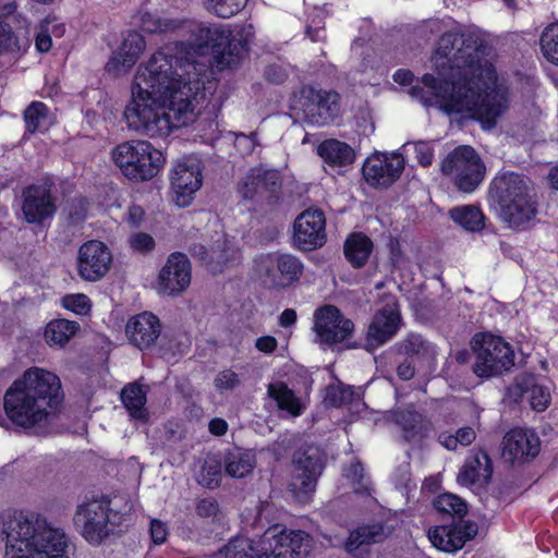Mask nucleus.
I'll return each instance as SVG.
<instances>
[{
	"mask_svg": "<svg viewBox=\"0 0 558 558\" xmlns=\"http://www.w3.org/2000/svg\"><path fill=\"white\" fill-rule=\"evenodd\" d=\"M402 316L397 303L386 304L378 310L366 331L367 348H378L396 336L400 329Z\"/></svg>",
	"mask_w": 558,
	"mask_h": 558,
	"instance_id": "nucleus-25",
	"label": "nucleus"
},
{
	"mask_svg": "<svg viewBox=\"0 0 558 558\" xmlns=\"http://www.w3.org/2000/svg\"><path fill=\"white\" fill-rule=\"evenodd\" d=\"M255 271L266 288L283 290L300 281L304 263L291 253L271 252L255 259Z\"/></svg>",
	"mask_w": 558,
	"mask_h": 558,
	"instance_id": "nucleus-11",
	"label": "nucleus"
},
{
	"mask_svg": "<svg viewBox=\"0 0 558 558\" xmlns=\"http://www.w3.org/2000/svg\"><path fill=\"white\" fill-rule=\"evenodd\" d=\"M551 396L543 385L534 384L530 388V404L536 412H544L550 404Z\"/></svg>",
	"mask_w": 558,
	"mask_h": 558,
	"instance_id": "nucleus-47",
	"label": "nucleus"
},
{
	"mask_svg": "<svg viewBox=\"0 0 558 558\" xmlns=\"http://www.w3.org/2000/svg\"><path fill=\"white\" fill-rule=\"evenodd\" d=\"M129 244L131 248L141 254H148L156 247L155 239L146 232H135L130 235Z\"/></svg>",
	"mask_w": 558,
	"mask_h": 558,
	"instance_id": "nucleus-49",
	"label": "nucleus"
},
{
	"mask_svg": "<svg viewBox=\"0 0 558 558\" xmlns=\"http://www.w3.org/2000/svg\"><path fill=\"white\" fill-rule=\"evenodd\" d=\"M146 395L144 387L137 383H130L123 387L120 395L121 401L132 417L137 420L147 417Z\"/></svg>",
	"mask_w": 558,
	"mask_h": 558,
	"instance_id": "nucleus-35",
	"label": "nucleus"
},
{
	"mask_svg": "<svg viewBox=\"0 0 558 558\" xmlns=\"http://www.w3.org/2000/svg\"><path fill=\"white\" fill-rule=\"evenodd\" d=\"M243 198L263 201L268 205H277L282 197V180L277 170H263L251 173L240 186Z\"/></svg>",
	"mask_w": 558,
	"mask_h": 558,
	"instance_id": "nucleus-24",
	"label": "nucleus"
},
{
	"mask_svg": "<svg viewBox=\"0 0 558 558\" xmlns=\"http://www.w3.org/2000/svg\"><path fill=\"white\" fill-rule=\"evenodd\" d=\"M298 318L296 312L293 308H286L279 316V325L281 327H290L295 324Z\"/></svg>",
	"mask_w": 558,
	"mask_h": 558,
	"instance_id": "nucleus-62",
	"label": "nucleus"
},
{
	"mask_svg": "<svg viewBox=\"0 0 558 558\" xmlns=\"http://www.w3.org/2000/svg\"><path fill=\"white\" fill-rule=\"evenodd\" d=\"M140 27L147 34H187L186 41L177 40L157 50L169 48L172 56L181 59L178 72L187 75H190V68L195 69L193 61L195 56H211L217 69L223 71L238 66L250 49L242 27L231 29L222 24L163 19L149 12L141 15Z\"/></svg>",
	"mask_w": 558,
	"mask_h": 558,
	"instance_id": "nucleus-3",
	"label": "nucleus"
},
{
	"mask_svg": "<svg viewBox=\"0 0 558 558\" xmlns=\"http://www.w3.org/2000/svg\"><path fill=\"white\" fill-rule=\"evenodd\" d=\"M223 466L230 477L243 478L255 469L256 456L252 450H242L238 447L228 449L223 456Z\"/></svg>",
	"mask_w": 558,
	"mask_h": 558,
	"instance_id": "nucleus-32",
	"label": "nucleus"
},
{
	"mask_svg": "<svg viewBox=\"0 0 558 558\" xmlns=\"http://www.w3.org/2000/svg\"><path fill=\"white\" fill-rule=\"evenodd\" d=\"M181 59L169 48L155 51L141 64L132 83V96L124 108L129 129L149 137L167 136L173 129L186 126L193 120L194 101L204 100L216 82L198 74L184 77L178 72Z\"/></svg>",
	"mask_w": 558,
	"mask_h": 558,
	"instance_id": "nucleus-2",
	"label": "nucleus"
},
{
	"mask_svg": "<svg viewBox=\"0 0 558 558\" xmlns=\"http://www.w3.org/2000/svg\"><path fill=\"white\" fill-rule=\"evenodd\" d=\"M240 384L239 374L230 368L220 371L214 379V386L218 391L232 390L240 386Z\"/></svg>",
	"mask_w": 558,
	"mask_h": 558,
	"instance_id": "nucleus-50",
	"label": "nucleus"
},
{
	"mask_svg": "<svg viewBox=\"0 0 558 558\" xmlns=\"http://www.w3.org/2000/svg\"><path fill=\"white\" fill-rule=\"evenodd\" d=\"M89 201L85 196L74 197L68 206V219L70 225L78 226L83 223L88 214Z\"/></svg>",
	"mask_w": 558,
	"mask_h": 558,
	"instance_id": "nucleus-45",
	"label": "nucleus"
},
{
	"mask_svg": "<svg viewBox=\"0 0 558 558\" xmlns=\"http://www.w3.org/2000/svg\"><path fill=\"white\" fill-rule=\"evenodd\" d=\"M150 538L154 544L161 545L167 541L168 536V529L166 523H163L161 520L153 519L150 521Z\"/></svg>",
	"mask_w": 558,
	"mask_h": 558,
	"instance_id": "nucleus-52",
	"label": "nucleus"
},
{
	"mask_svg": "<svg viewBox=\"0 0 558 558\" xmlns=\"http://www.w3.org/2000/svg\"><path fill=\"white\" fill-rule=\"evenodd\" d=\"M49 109L43 101H32L23 112L25 132L35 134L40 130L43 122L48 118Z\"/></svg>",
	"mask_w": 558,
	"mask_h": 558,
	"instance_id": "nucleus-41",
	"label": "nucleus"
},
{
	"mask_svg": "<svg viewBox=\"0 0 558 558\" xmlns=\"http://www.w3.org/2000/svg\"><path fill=\"white\" fill-rule=\"evenodd\" d=\"M397 375L401 380H410L415 375V367L410 357H407L397 367Z\"/></svg>",
	"mask_w": 558,
	"mask_h": 558,
	"instance_id": "nucleus-57",
	"label": "nucleus"
},
{
	"mask_svg": "<svg viewBox=\"0 0 558 558\" xmlns=\"http://www.w3.org/2000/svg\"><path fill=\"white\" fill-rule=\"evenodd\" d=\"M356 393L353 386L339 383L329 385L326 390V400L333 408L351 405L355 401Z\"/></svg>",
	"mask_w": 558,
	"mask_h": 558,
	"instance_id": "nucleus-42",
	"label": "nucleus"
},
{
	"mask_svg": "<svg viewBox=\"0 0 558 558\" xmlns=\"http://www.w3.org/2000/svg\"><path fill=\"white\" fill-rule=\"evenodd\" d=\"M219 553L225 558H264L259 547V537L250 539L244 536H235Z\"/></svg>",
	"mask_w": 558,
	"mask_h": 558,
	"instance_id": "nucleus-36",
	"label": "nucleus"
},
{
	"mask_svg": "<svg viewBox=\"0 0 558 558\" xmlns=\"http://www.w3.org/2000/svg\"><path fill=\"white\" fill-rule=\"evenodd\" d=\"M317 155L329 167H347L354 162L355 151L345 142L337 138H327L317 146Z\"/></svg>",
	"mask_w": 558,
	"mask_h": 558,
	"instance_id": "nucleus-31",
	"label": "nucleus"
},
{
	"mask_svg": "<svg viewBox=\"0 0 558 558\" xmlns=\"http://www.w3.org/2000/svg\"><path fill=\"white\" fill-rule=\"evenodd\" d=\"M392 78L393 81L401 85V86H409L413 83L414 81V74L411 70H408V69H398L393 75H392Z\"/></svg>",
	"mask_w": 558,
	"mask_h": 558,
	"instance_id": "nucleus-60",
	"label": "nucleus"
},
{
	"mask_svg": "<svg viewBox=\"0 0 558 558\" xmlns=\"http://www.w3.org/2000/svg\"><path fill=\"white\" fill-rule=\"evenodd\" d=\"M341 97L333 89L316 88L312 85L301 89L300 104L312 124L324 126L332 123L340 113Z\"/></svg>",
	"mask_w": 558,
	"mask_h": 558,
	"instance_id": "nucleus-15",
	"label": "nucleus"
},
{
	"mask_svg": "<svg viewBox=\"0 0 558 558\" xmlns=\"http://www.w3.org/2000/svg\"><path fill=\"white\" fill-rule=\"evenodd\" d=\"M345 476L353 483H361L364 477V468L360 461L352 462L347 469Z\"/></svg>",
	"mask_w": 558,
	"mask_h": 558,
	"instance_id": "nucleus-59",
	"label": "nucleus"
},
{
	"mask_svg": "<svg viewBox=\"0 0 558 558\" xmlns=\"http://www.w3.org/2000/svg\"><path fill=\"white\" fill-rule=\"evenodd\" d=\"M264 77L272 84H282L287 80L286 71L278 64H269L264 70Z\"/></svg>",
	"mask_w": 558,
	"mask_h": 558,
	"instance_id": "nucleus-53",
	"label": "nucleus"
},
{
	"mask_svg": "<svg viewBox=\"0 0 558 558\" xmlns=\"http://www.w3.org/2000/svg\"><path fill=\"white\" fill-rule=\"evenodd\" d=\"M145 218V210L140 205H131L128 209V222L132 228H140Z\"/></svg>",
	"mask_w": 558,
	"mask_h": 558,
	"instance_id": "nucleus-55",
	"label": "nucleus"
},
{
	"mask_svg": "<svg viewBox=\"0 0 558 558\" xmlns=\"http://www.w3.org/2000/svg\"><path fill=\"white\" fill-rule=\"evenodd\" d=\"M112 254L101 241L90 240L81 245L77 257V271L85 281H97L110 269Z\"/></svg>",
	"mask_w": 558,
	"mask_h": 558,
	"instance_id": "nucleus-23",
	"label": "nucleus"
},
{
	"mask_svg": "<svg viewBox=\"0 0 558 558\" xmlns=\"http://www.w3.org/2000/svg\"><path fill=\"white\" fill-rule=\"evenodd\" d=\"M354 330V323L332 304L319 306L314 312V331L319 340L333 345L349 339Z\"/></svg>",
	"mask_w": 558,
	"mask_h": 558,
	"instance_id": "nucleus-18",
	"label": "nucleus"
},
{
	"mask_svg": "<svg viewBox=\"0 0 558 558\" xmlns=\"http://www.w3.org/2000/svg\"><path fill=\"white\" fill-rule=\"evenodd\" d=\"M405 161L400 153L376 151L367 157L362 173L368 185L375 189H387L399 180L404 171Z\"/></svg>",
	"mask_w": 558,
	"mask_h": 558,
	"instance_id": "nucleus-19",
	"label": "nucleus"
},
{
	"mask_svg": "<svg viewBox=\"0 0 558 558\" xmlns=\"http://www.w3.org/2000/svg\"><path fill=\"white\" fill-rule=\"evenodd\" d=\"M264 558H304L312 548V537L301 530H288L275 524L259 536Z\"/></svg>",
	"mask_w": 558,
	"mask_h": 558,
	"instance_id": "nucleus-13",
	"label": "nucleus"
},
{
	"mask_svg": "<svg viewBox=\"0 0 558 558\" xmlns=\"http://www.w3.org/2000/svg\"><path fill=\"white\" fill-rule=\"evenodd\" d=\"M402 351L408 357L425 355L428 352L429 343L420 335H409L402 342Z\"/></svg>",
	"mask_w": 558,
	"mask_h": 558,
	"instance_id": "nucleus-48",
	"label": "nucleus"
},
{
	"mask_svg": "<svg viewBox=\"0 0 558 558\" xmlns=\"http://www.w3.org/2000/svg\"><path fill=\"white\" fill-rule=\"evenodd\" d=\"M192 278V266L183 252H172L158 272L156 290L159 294L177 296L184 292Z\"/></svg>",
	"mask_w": 558,
	"mask_h": 558,
	"instance_id": "nucleus-22",
	"label": "nucleus"
},
{
	"mask_svg": "<svg viewBox=\"0 0 558 558\" xmlns=\"http://www.w3.org/2000/svg\"><path fill=\"white\" fill-rule=\"evenodd\" d=\"M112 159L121 173L136 183L155 178L165 163L162 151L142 140L118 144L112 150Z\"/></svg>",
	"mask_w": 558,
	"mask_h": 558,
	"instance_id": "nucleus-8",
	"label": "nucleus"
},
{
	"mask_svg": "<svg viewBox=\"0 0 558 558\" xmlns=\"http://www.w3.org/2000/svg\"><path fill=\"white\" fill-rule=\"evenodd\" d=\"M169 179L170 187L175 195V204L180 207H187L203 184L201 162L190 157H183L172 168Z\"/></svg>",
	"mask_w": 558,
	"mask_h": 558,
	"instance_id": "nucleus-20",
	"label": "nucleus"
},
{
	"mask_svg": "<svg viewBox=\"0 0 558 558\" xmlns=\"http://www.w3.org/2000/svg\"><path fill=\"white\" fill-rule=\"evenodd\" d=\"M494 472L493 460L484 448L472 449L458 474V481L464 486L489 484Z\"/></svg>",
	"mask_w": 558,
	"mask_h": 558,
	"instance_id": "nucleus-27",
	"label": "nucleus"
},
{
	"mask_svg": "<svg viewBox=\"0 0 558 558\" xmlns=\"http://www.w3.org/2000/svg\"><path fill=\"white\" fill-rule=\"evenodd\" d=\"M384 522H374L359 525L349 533L344 543V549L349 554H354L361 546L383 543L388 537Z\"/></svg>",
	"mask_w": 558,
	"mask_h": 558,
	"instance_id": "nucleus-30",
	"label": "nucleus"
},
{
	"mask_svg": "<svg viewBox=\"0 0 558 558\" xmlns=\"http://www.w3.org/2000/svg\"><path fill=\"white\" fill-rule=\"evenodd\" d=\"M221 469L222 464L216 458H208L205 460L201 469L199 483L207 488H216L221 484Z\"/></svg>",
	"mask_w": 558,
	"mask_h": 558,
	"instance_id": "nucleus-43",
	"label": "nucleus"
},
{
	"mask_svg": "<svg viewBox=\"0 0 558 558\" xmlns=\"http://www.w3.org/2000/svg\"><path fill=\"white\" fill-rule=\"evenodd\" d=\"M434 510L448 519V522L429 526L427 538L436 549L453 554L462 549L465 544L474 539L478 533V525L472 520H464L468 506L461 497L444 493L433 500Z\"/></svg>",
	"mask_w": 558,
	"mask_h": 558,
	"instance_id": "nucleus-7",
	"label": "nucleus"
},
{
	"mask_svg": "<svg viewBox=\"0 0 558 558\" xmlns=\"http://www.w3.org/2000/svg\"><path fill=\"white\" fill-rule=\"evenodd\" d=\"M248 0H208L214 13L221 19H229L243 10Z\"/></svg>",
	"mask_w": 558,
	"mask_h": 558,
	"instance_id": "nucleus-44",
	"label": "nucleus"
},
{
	"mask_svg": "<svg viewBox=\"0 0 558 558\" xmlns=\"http://www.w3.org/2000/svg\"><path fill=\"white\" fill-rule=\"evenodd\" d=\"M475 352L474 373L480 377L499 375L513 366L514 352L500 336L476 333L473 338Z\"/></svg>",
	"mask_w": 558,
	"mask_h": 558,
	"instance_id": "nucleus-12",
	"label": "nucleus"
},
{
	"mask_svg": "<svg viewBox=\"0 0 558 558\" xmlns=\"http://www.w3.org/2000/svg\"><path fill=\"white\" fill-rule=\"evenodd\" d=\"M292 241L303 252L323 247L327 241L325 213L319 208L302 211L293 222Z\"/></svg>",
	"mask_w": 558,
	"mask_h": 558,
	"instance_id": "nucleus-17",
	"label": "nucleus"
},
{
	"mask_svg": "<svg viewBox=\"0 0 558 558\" xmlns=\"http://www.w3.org/2000/svg\"><path fill=\"white\" fill-rule=\"evenodd\" d=\"M439 441L441 442V445L445 448H447L449 450H456L458 447V442L454 439V435H451V434L441 433L439 435Z\"/></svg>",
	"mask_w": 558,
	"mask_h": 558,
	"instance_id": "nucleus-64",
	"label": "nucleus"
},
{
	"mask_svg": "<svg viewBox=\"0 0 558 558\" xmlns=\"http://www.w3.org/2000/svg\"><path fill=\"white\" fill-rule=\"evenodd\" d=\"M62 306L77 315H86L90 312L89 298L83 293L66 294L62 298Z\"/></svg>",
	"mask_w": 558,
	"mask_h": 558,
	"instance_id": "nucleus-46",
	"label": "nucleus"
},
{
	"mask_svg": "<svg viewBox=\"0 0 558 558\" xmlns=\"http://www.w3.org/2000/svg\"><path fill=\"white\" fill-rule=\"evenodd\" d=\"M208 429L215 436H223L228 432V423L221 417H214L208 424Z\"/></svg>",
	"mask_w": 558,
	"mask_h": 558,
	"instance_id": "nucleus-61",
	"label": "nucleus"
},
{
	"mask_svg": "<svg viewBox=\"0 0 558 558\" xmlns=\"http://www.w3.org/2000/svg\"><path fill=\"white\" fill-rule=\"evenodd\" d=\"M450 219L468 232H481L485 228L486 216L482 209L472 204L452 207L449 210Z\"/></svg>",
	"mask_w": 558,
	"mask_h": 558,
	"instance_id": "nucleus-34",
	"label": "nucleus"
},
{
	"mask_svg": "<svg viewBox=\"0 0 558 558\" xmlns=\"http://www.w3.org/2000/svg\"><path fill=\"white\" fill-rule=\"evenodd\" d=\"M373 251L374 242L364 232H351L343 243V255L354 269L363 268Z\"/></svg>",
	"mask_w": 558,
	"mask_h": 558,
	"instance_id": "nucleus-29",
	"label": "nucleus"
},
{
	"mask_svg": "<svg viewBox=\"0 0 558 558\" xmlns=\"http://www.w3.org/2000/svg\"><path fill=\"white\" fill-rule=\"evenodd\" d=\"M56 183L50 177H43L22 190V213L29 225H44L54 217L58 206L54 194Z\"/></svg>",
	"mask_w": 558,
	"mask_h": 558,
	"instance_id": "nucleus-14",
	"label": "nucleus"
},
{
	"mask_svg": "<svg viewBox=\"0 0 558 558\" xmlns=\"http://www.w3.org/2000/svg\"><path fill=\"white\" fill-rule=\"evenodd\" d=\"M452 37V34L441 37L451 47L445 46L446 60L435 63L437 76L423 74V86L412 85L409 94L427 108L435 106L448 116L466 113L483 130H492L509 108L508 89L497 85L496 69L485 58L486 46L478 36L462 34L461 46L453 59H449Z\"/></svg>",
	"mask_w": 558,
	"mask_h": 558,
	"instance_id": "nucleus-1",
	"label": "nucleus"
},
{
	"mask_svg": "<svg viewBox=\"0 0 558 558\" xmlns=\"http://www.w3.org/2000/svg\"><path fill=\"white\" fill-rule=\"evenodd\" d=\"M278 347V341L274 336H262L255 340V348L265 354H272Z\"/></svg>",
	"mask_w": 558,
	"mask_h": 558,
	"instance_id": "nucleus-54",
	"label": "nucleus"
},
{
	"mask_svg": "<svg viewBox=\"0 0 558 558\" xmlns=\"http://www.w3.org/2000/svg\"><path fill=\"white\" fill-rule=\"evenodd\" d=\"M476 434L471 426H463L457 429L454 439L458 445L469 446L475 440Z\"/></svg>",
	"mask_w": 558,
	"mask_h": 558,
	"instance_id": "nucleus-56",
	"label": "nucleus"
},
{
	"mask_svg": "<svg viewBox=\"0 0 558 558\" xmlns=\"http://www.w3.org/2000/svg\"><path fill=\"white\" fill-rule=\"evenodd\" d=\"M541 452V439L530 428L509 429L501 441V458L511 466H522L533 462Z\"/></svg>",
	"mask_w": 558,
	"mask_h": 558,
	"instance_id": "nucleus-16",
	"label": "nucleus"
},
{
	"mask_svg": "<svg viewBox=\"0 0 558 558\" xmlns=\"http://www.w3.org/2000/svg\"><path fill=\"white\" fill-rule=\"evenodd\" d=\"M268 396L276 401L280 410L287 411L293 416L301 415V401L286 383L279 381L277 384H270L268 386Z\"/></svg>",
	"mask_w": 558,
	"mask_h": 558,
	"instance_id": "nucleus-39",
	"label": "nucleus"
},
{
	"mask_svg": "<svg viewBox=\"0 0 558 558\" xmlns=\"http://www.w3.org/2000/svg\"><path fill=\"white\" fill-rule=\"evenodd\" d=\"M63 401L59 376L40 367H31L5 390L3 410L15 427L31 429L53 418Z\"/></svg>",
	"mask_w": 558,
	"mask_h": 558,
	"instance_id": "nucleus-4",
	"label": "nucleus"
},
{
	"mask_svg": "<svg viewBox=\"0 0 558 558\" xmlns=\"http://www.w3.org/2000/svg\"><path fill=\"white\" fill-rule=\"evenodd\" d=\"M146 48V40L142 34L131 31L124 37L119 48V62L125 69H131L140 59Z\"/></svg>",
	"mask_w": 558,
	"mask_h": 558,
	"instance_id": "nucleus-37",
	"label": "nucleus"
},
{
	"mask_svg": "<svg viewBox=\"0 0 558 558\" xmlns=\"http://www.w3.org/2000/svg\"><path fill=\"white\" fill-rule=\"evenodd\" d=\"M161 330L159 317L147 311L131 316L125 325V335L130 344L141 351L155 345Z\"/></svg>",
	"mask_w": 558,
	"mask_h": 558,
	"instance_id": "nucleus-26",
	"label": "nucleus"
},
{
	"mask_svg": "<svg viewBox=\"0 0 558 558\" xmlns=\"http://www.w3.org/2000/svg\"><path fill=\"white\" fill-rule=\"evenodd\" d=\"M16 9L15 2H8L0 8V56L21 50V39L13 29L19 15Z\"/></svg>",
	"mask_w": 558,
	"mask_h": 558,
	"instance_id": "nucleus-28",
	"label": "nucleus"
},
{
	"mask_svg": "<svg viewBox=\"0 0 558 558\" xmlns=\"http://www.w3.org/2000/svg\"><path fill=\"white\" fill-rule=\"evenodd\" d=\"M396 422L409 441L424 437L430 426V422L413 408L399 410L396 413Z\"/></svg>",
	"mask_w": 558,
	"mask_h": 558,
	"instance_id": "nucleus-33",
	"label": "nucleus"
},
{
	"mask_svg": "<svg viewBox=\"0 0 558 558\" xmlns=\"http://www.w3.org/2000/svg\"><path fill=\"white\" fill-rule=\"evenodd\" d=\"M489 197L500 220L513 231L529 229L537 215L536 194L524 174L506 171L496 175L489 184Z\"/></svg>",
	"mask_w": 558,
	"mask_h": 558,
	"instance_id": "nucleus-6",
	"label": "nucleus"
},
{
	"mask_svg": "<svg viewBox=\"0 0 558 558\" xmlns=\"http://www.w3.org/2000/svg\"><path fill=\"white\" fill-rule=\"evenodd\" d=\"M3 532L10 558H69L64 532L36 512L20 511L4 523Z\"/></svg>",
	"mask_w": 558,
	"mask_h": 558,
	"instance_id": "nucleus-5",
	"label": "nucleus"
},
{
	"mask_svg": "<svg viewBox=\"0 0 558 558\" xmlns=\"http://www.w3.org/2000/svg\"><path fill=\"white\" fill-rule=\"evenodd\" d=\"M110 504L109 498L102 497L78 507L74 520L76 524H82V535L89 544L98 545L108 537Z\"/></svg>",
	"mask_w": 558,
	"mask_h": 558,
	"instance_id": "nucleus-21",
	"label": "nucleus"
},
{
	"mask_svg": "<svg viewBox=\"0 0 558 558\" xmlns=\"http://www.w3.org/2000/svg\"><path fill=\"white\" fill-rule=\"evenodd\" d=\"M440 169L458 191L473 193L483 182L486 166L471 145H458L442 159Z\"/></svg>",
	"mask_w": 558,
	"mask_h": 558,
	"instance_id": "nucleus-10",
	"label": "nucleus"
},
{
	"mask_svg": "<svg viewBox=\"0 0 558 558\" xmlns=\"http://www.w3.org/2000/svg\"><path fill=\"white\" fill-rule=\"evenodd\" d=\"M78 328V324L74 320L57 318L46 325L44 337L49 345H64Z\"/></svg>",
	"mask_w": 558,
	"mask_h": 558,
	"instance_id": "nucleus-38",
	"label": "nucleus"
},
{
	"mask_svg": "<svg viewBox=\"0 0 558 558\" xmlns=\"http://www.w3.org/2000/svg\"><path fill=\"white\" fill-rule=\"evenodd\" d=\"M35 46L39 52H48L51 49L52 39L47 31H40L36 35Z\"/></svg>",
	"mask_w": 558,
	"mask_h": 558,
	"instance_id": "nucleus-58",
	"label": "nucleus"
},
{
	"mask_svg": "<svg viewBox=\"0 0 558 558\" xmlns=\"http://www.w3.org/2000/svg\"><path fill=\"white\" fill-rule=\"evenodd\" d=\"M291 462L289 489L298 499H308L326 468V452L314 442H305L293 451Z\"/></svg>",
	"mask_w": 558,
	"mask_h": 558,
	"instance_id": "nucleus-9",
	"label": "nucleus"
},
{
	"mask_svg": "<svg viewBox=\"0 0 558 558\" xmlns=\"http://www.w3.org/2000/svg\"><path fill=\"white\" fill-rule=\"evenodd\" d=\"M539 47L543 57L558 66V22L544 28L539 37Z\"/></svg>",
	"mask_w": 558,
	"mask_h": 558,
	"instance_id": "nucleus-40",
	"label": "nucleus"
},
{
	"mask_svg": "<svg viewBox=\"0 0 558 558\" xmlns=\"http://www.w3.org/2000/svg\"><path fill=\"white\" fill-rule=\"evenodd\" d=\"M440 487H441L440 482L435 476L426 477L424 480L423 486H422L423 490L430 493V494H436L440 489Z\"/></svg>",
	"mask_w": 558,
	"mask_h": 558,
	"instance_id": "nucleus-63",
	"label": "nucleus"
},
{
	"mask_svg": "<svg viewBox=\"0 0 558 558\" xmlns=\"http://www.w3.org/2000/svg\"><path fill=\"white\" fill-rule=\"evenodd\" d=\"M195 511L201 518H215L219 513V504L214 498H203L197 501Z\"/></svg>",
	"mask_w": 558,
	"mask_h": 558,
	"instance_id": "nucleus-51",
	"label": "nucleus"
}]
</instances>
